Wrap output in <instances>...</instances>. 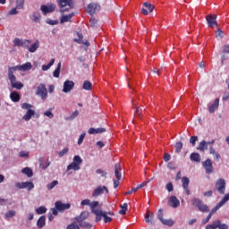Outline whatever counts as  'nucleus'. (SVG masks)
I'll return each instance as SVG.
<instances>
[{"label":"nucleus","instance_id":"obj_27","mask_svg":"<svg viewBox=\"0 0 229 229\" xmlns=\"http://www.w3.org/2000/svg\"><path fill=\"white\" fill-rule=\"evenodd\" d=\"M37 226L39 229H42L43 227L46 226V216H41L38 221H37Z\"/></svg>","mask_w":229,"mask_h":229},{"label":"nucleus","instance_id":"obj_42","mask_svg":"<svg viewBox=\"0 0 229 229\" xmlns=\"http://www.w3.org/2000/svg\"><path fill=\"white\" fill-rule=\"evenodd\" d=\"M22 42H23L22 39L16 38L13 40V46H15L16 47H22Z\"/></svg>","mask_w":229,"mask_h":229},{"label":"nucleus","instance_id":"obj_39","mask_svg":"<svg viewBox=\"0 0 229 229\" xmlns=\"http://www.w3.org/2000/svg\"><path fill=\"white\" fill-rule=\"evenodd\" d=\"M174 148H175V153H180L183 148V143H182V141H178L175 143Z\"/></svg>","mask_w":229,"mask_h":229},{"label":"nucleus","instance_id":"obj_37","mask_svg":"<svg viewBox=\"0 0 229 229\" xmlns=\"http://www.w3.org/2000/svg\"><path fill=\"white\" fill-rule=\"evenodd\" d=\"M191 160H192V162H201V157L198 153H191Z\"/></svg>","mask_w":229,"mask_h":229},{"label":"nucleus","instance_id":"obj_33","mask_svg":"<svg viewBox=\"0 0 229 229\" xmlns=\"http://www.w3.org/2000/svg\"><path fill=\"white\" fill-rule=\"evenodd\" d=\"M21 173L23 174H26L28 176V178H31V176H33V170H31V168L30 167H25L21 170Z\"/></svg>","mask_w":229,"mask_h":229},{"label":"nucleus","instance_id":"obj_5","mask_svg":"<svg viewBox=\"0 0 229 229\" xmlns=\"http://www.w3.org/2000/svg\"><path fill=\"white\" fill-rule=\"evenodd\" d=\"M157 219L165 226H173V225H174L173 219H164V210H162V208L157 210Z\"/></svg>","mask_w":229,"mask_h":229},{"label":"nucleus","instance_id":"obj_2","mask_svg":"<svg viewBox=\"0 0 229 229\" xmlns=\"http://www.w3.org/2000/svg\"><path fill=\"white\" fill-rule=\"evenodd\" d=\"M8 79L9 81L13 87V89H16L17 90H21L24 87V84H22L20 81H17V77L14 76L13 72L8 70Z\"/></svg>","mask_w":229,"mask_h":229},{"label":"nucleus","instance_id":"obj_49","mask_svg":"<svg viewBox=\"0 0 229 229\" xmlns=\"http://www.w3.org/2000/svg\"><path fill=\"white\" fill-rule=\"evenodd\" d=\"M73 162L79 165H81L83 160L81 159V157L80 156H74Z\"/></svg>","mask_w":229,"mask_h":229},{"label":"nucleus","instance_id":"obj_46","mask_svg":"<svg viewBox=\"0 0 229 229\" xmlns=\"http://www.w3.org/2000/svg\"><path fill=\"white\" fill-rule=\"evenodd\" d=\"M132 108L135 110L134 111L135 115H140V114H142V107L136 106L135 105H133Z\"/></svg>","mask_w":229,"mask_h":229},{"label":"nucleus","instance_id":"obj_20","mask_svg":"<svg viewBox=\"0 0 229 229\" xmlns=\"http://www.w3.org/2000/svg\"><path fill=\"white\" fill-rule=\"evenodd\" d=\"M203 167L206 170V173L208 174H210L212 173V160L207 159L203 162Z\"/></svg>","mask_w":229,"mask_h":229},{"label":"nucleus","instance_id":"obj_29","mask_svg":"<svg viewBox=\"0 0 229 229\" xmlns=\"http://www.w3.org/2000/svg\"><path fill=\"white\" fill-rule=\"evenodd\" d=\"M62 69V62H59L57 64V67L55 68V70L53 72V76L54 78H60V71Z\"/></svg>","mask_w":229,"mask_h":229},{"label":"nucleus","instance_id":"obj_57","mask_svg":"<svg viewBox=\"0 0 229 229\" xmlns=\"http://www.w3.org/2000/svg\"><path fill=\"white\" fill-rule=\"evenodd\" d=\"M67 153H69V148H65L63 150H61L60 152H58L59 157H64L65 155H67Z\"/></svg>","mask_w":229,"mask_h":229},{"label":"nucleus","instance_id":"obj_23","mask_svg":"<svg viewBox=\"0 0 229 229\" xmlns=\"http://www.w3.org/2000/svg\"><path fill=\"white\" fill-rule=\"evenodd\" d=\"M121 171H122L121 164L120 163H116L114 165V175H115L116 180H121V178H122Z\"/></svg>","mask_w":229,"mask_h":229},{"label":"nucleus","instance_id":"obj_4","mask_svg":"<svg viewBox=\"0 0 229 229\" xmlns=\"http://www.w3.org/2000/svg\"><path fill=\"white\" fill-rule=\"evenodd\" d=\"M57 4L62 9L61 12H69V10L74 8V4H72V0H57Z\"/></svg>","mask_w":229,"mask_h":229},{"label":"nucleus","instance_id":"obj_50","mask_svg":"<svg viewBox=\"0 0 229 229\" xmlns=\"http://www.w3.org/2000/svg\"><path fill=\"white\" fill-rule=\"evenodd\" d=\"M31 44V40L25 39L22 41L21 47H25L26 49H30V45Z\"/></svg>","mask_w":229,"mask_h":229},{"label":"nucleus","instance_id":"obj_17","mask_svg":"<svg viewBox=\"0 0 229 229\" xmlns=\"http://www.w3.org/2000/svg\"><path fill=\"white\" fill-rule=\"evenodd\" d=\"M72 89H74V81H66L64 82L63 92L64 93L71 92Z\"/></svg>","mask_w":229,"mask_h":229},{"label":"nucleus","instance_id":"obj_3","mask_svg":"<svg viewBox=\"0 0 229 229\" xmlns=\"http://www.w3.org/2000/svg\"><path fill=\"white\" fill-rule=\"evenodd\" d=\"M31 69H33V65L31 63L27 62L21 65L9 67L8 71H11L12 72H15V71H22L23 72H26V71H31Z\"/></svg>","mask_w":229,"mask_h":229},{"label":"nucleus","instance_id":"obj_43","mask_svg":"<svg viewBox=\"0 0 229 229\" xmlns=\"http://www.w3.org/2000/svg\"><path fill=\"white\" fill-rule=\"evenodd\" d=\"M46 212H47V208H46L44 206H41L36 209V213L38 215L46 214Z\"/></svg>","mask_w":229,"mask_h":229},{"label":"nucleus","instance_id":"obj_40","mask_svg":"<svg viewBox=\"0 0 229 229\" xmlns=\"http://www.w3.org/2000/svg\"><path fill=\"white\" fill-rule=\"evenodd\" d=\"M219 223H220V220H216L213 224L208 225L206 226V229H216L217 226H219Z\"/></svg>","mask_w":229,"mask_h":229},{"label":"nucleus","instance_id":"obj_58","mask_svg":"<svg viewBox=\"0 0 229 229\" xmlns=\"http://www.w3.org/2000/svg\"><path fill=\"white\" fill-rule=\"evenodd\" d=\"M85 135L86 133L85 132H82L78 140V144L79 146L81 145L83 143V140L85 139Z\"/></svg>","mask_w":229,"mask_h":229},{"label":"nucleus","instance_id":"obj_1","mask_svg":"<svg viewBox=\"0 0 229 229\" xmlns=\"http://www.w3.org/2000/svg\"><path fill=\"white\" fill-rule=\"evenodd\" d=\"M191 204L193 207H196L199 212L207 213L210 212V208L203 202V200L198 199V198H193L191 200Z\"/></svg>","mask_w":229,"mask_h":229},{"label":"nucleus","instance_id":"obj_7","mask_svg":"<svg viewBox=\"0 0 229 229\" xmlns=\"http://www.w3.org/2000/svg\"><path fill=\"white\" fill-rule=\"evenodd\" d=\"M208 28H217V15L208 14L206 16Z\"/></svg>","mask_w":229,"mask_h":229},{"label":"nucleus","instance_id":"obj_28","mask_svg":"<svg viewBox=\"0 0 229 229\" xmlns=\"http://www.w3.org/2000/svg\"><path fill=\"white\" fill-rule=\"evenodd\" d=\"M73 15L74 13L62 16L60 20L61 24H64V22H71V19H72Z\"/></svg>","mask_w":229,"mask_h":229},{"label":"nucleus","instance_id":"obj_19","mask_svg":"<svg viewBox=\"0 0 229 229\" xmlns=\"http://www.w3.org/2000/svg\"><path fill=\"white\" fill-rule=\"evenodd\" d=\"M89 216H90L89 211H82L80 216L75 217V221H77V223H81L85 221V219H88Z\"/></svg>","mask_w":229,"mask_h":229},{"label":"nucleus","instance_id":"obj_64","mask_svg":"<svg viewBox=\"0 0 229 229\" xmlns=\"http://www.w3.org/2000/svg\"><path fill=\"white\" fill-rule=\"evenodd\" d=\"M218 229H228V225L226 224H221V221L217 226Z\"/></svg>","mask_w":229,"mask_h":229},{"label":"nucleus","instance_id":"obj_13","mask_svg":"<svg viewBox=\"0 0 229 229\" xmlns=\"http://www.w3.org/2000/svg\"><path fill=\"white\" fill-rule=\"evenodd\" d=\"M182 189L186 192L187 196H191V190L189 189V184L191 183V181L189 180V177H182Z\"/></svg>","mask_w":229,"mask_h":229},{"label":"nucleus","instance_id":"obj_18","mask_svg":"<svg viewBox=\"0 0 229 229\" xmlns=\"http://www.w3.org/2000/svg\"><path fill=\"white\" fill-rule=\"evenodd\" d=\"M168 205L172 207V208H178V207H180V200L176 196H172L169 198Z\"/></svg>","mask_w":229,"mask_h":229},{"label":"nucleus","instance_id":"obj_47","mask_svg":"<svg viewBox=\"0 0 229 229\" xmlns=\"http://www.w3.org/2000/svg\"><path fill=\"white\" fill-rule=\"evenodd\" d=\"M16 8H18V10H22V8H24V0H17Z\"/></svg>","mask_w":229,"mask_h":229},{"label":"nucleus","instance_id":"obj_25","mask_svg":"<svg viewBox=\"0 0 229 229\" xmlns=\"http://www.w3.org/2000/svg\"><path fill=\"white\" fill-rule=\"evenodd\" d=\"M93 214L96 215V218H95L96 223H99V221H101V219L105 216V211L98 209V211H93Z\"/></svg>","mask_w":229,"mask_h":229},{"label":"nucleus","instance_id":"obj_56","mask_svg":"<svg viewBox=\"0 0 229 229\" xmlns=\"http://www.w3.org/2000/svg\"><path fill=\"white\" fill-rule=\"evenodd\" d=\"M112 221V217L108 216L106 212H104V223H110Z\"/></svg>","mask_w":229,"mask_h":229},{"label":"nucleus","instance_id":"obj_21","mask_svg":"<svg viewBox=\"0 0 229 229\" xmlns=\"http://www.w3.org/2000/svg\"><path fill=\"white\" fill-rule=\"evenodd\" d=\"M105 131H106V129L103 128V127H100V128H89V131H88V133L89 135H96L98 133H105Z\"/></svg>","mask_w":229,"mask_h":229},{"label":"nucleus","instance_id":"obj_44","mask_svg":"<svg viewBox=\"0 0 229 229\" xmlns=\"http://www.w3.org/2000/svg\"><path fill=\"white\" fill-rule=\"evenodd\" d=\"M143 6H145V8H147L150 13H151V12H153V10H155V5H153L148 2H145L143 4Z\"/></svg>","mask_w":229,"mask_h":229},{"label":"nucleus","instance_id":"obj_15","mask_svg":"<svg viewBox=\"0 0 229 229\" xmlns=\"http://www.w3.org/2000/svg\"><path fill=\"white\" fill-rule=\"evenodd\" d=\"M99 4L96 3H91L87 6L86 12H88V13H89L90 15H94V13H96V12L99 10Z\"/></svg>","mask_w":229,"mask_h":229},{"label":"nucleus","instance_id":"obj_45","mask_svg":"<svg viewBox=\"0 0 229 229\" xmlns=\"http://www.w3.org/2000/svg\"><path fill=\"white\" fill-rule=\"evenodd\" d=\"M58 185V181H53L52 182L48 183L47 188L48 191H52V189H55Z\"/></svg>","mask_w":229,"mask_h":229},{"label":"nucleus","instance_id":"obj_22","mask_svg":"<svg viewBox=\"0 0 229 229\" xmlns=\"http://www.w3.org/2000/svg\"><path fill=\"white\" fill-rule=\"evenodd\" d=\"M217 108H219V98H216L214 103L211 106H209L208 107L209 114H214V112H216Z\"/></svg>","mask_w":229,"mask_h":229},{"label":"nucleus","instance_id":"obj_59","mask_svg":"<svg viewBox=\"0 0 229 229\" xmlns=\"http://www.w3.org/2000/svg\"><path fill=\"white\" fill-rule=\"evenodd\" d=\"M44 115H46L47 117H49V119H53V117H55V114H53V113L51 112V110H47L44 113Z\"/></svg>","mask_w":229,"mask_h":229},{"label":"nucleus","instance_id":"obj_24","mask_svg":"<svg viewBox=\"0 0 229 229\" xmlns=\"http://www.w3.org/2000/svg\"><path fill=\"white\" fill-rule=\"evenodd\" d=\"M10 98H11V101H13V103H17L21 101V95L17 91H13L10 94Z\"/></svg>","mask_w":229,"mask_h":229},{"label":"nucleus","instance_id":"obj_38","mask_svg":"<svg viewBox=\"0 0 229 229\" xmlns=\"http://www.w3.org/2000/svg\"><path fill=\"white\" fill-rule=\"evenodd\" d=\"M79 223V226H81V228H87V229H90L92 228V225H90V223L89 222H78Z\"/></svg>","mask_w":229,"mask_h":229},{"label":"nucleus","instance_id":"obj_53","mask_svg":"<svg viewBox=\"0 0 229 229\" xmlns=\"http://www.w3.org/2000/svg\"><path fill=\"white\" fill-rule=\"evenodd\" d=\"M21 108L23 110H30V108H33V106L31 104L23 103Z\"/></svg>","mask_w":229,"mask_h":229},{"label":"nucleus","instance_id":"obj_35","mask_svg":"<svg viewBox=\"0 0 229 229\" xmlns=\"http://www.w3.org/2000/svg\"><path fill=\"white\" fill-rule=\"evenodd\" d=\"M71 169H72L73 171H80V165H78V163H74L73 161L67 166L68 171H71Z\"/></svg>","mask_w":229,"mask_h":229},{"label":"nucleus","instance_id":"obj_41","mask_svg":"<svg viewBox=\"0 0 229 229\" xmlns=\"http://www.w3.org/2000/svg\"><path fill=\"white\" fill-rule=\"evenodd\" d=\"M199 151H204L205 149H208V146L207 145V141L203 140L199 143L198 148Z\"/></svg>","mask_w":229,"mask_h":229},{"label":"nucleus","instance_id":"obj_8","mask_svg":"<svg viewBox=\"0 0 229 229\" xmlns=\"http://www.w3.org/2000/svg\"><path fill=\"white\" fill-rule=\"evenodd\" d=\"M229 201V198L226 196V195H225L224 197H223V199L219 201V203H217L211 210H210V212H209V216H211V217H212V216H214V214H216V211L218 209V208H221V207H223L226 202H228Z\"/></svg>","mask_w":229,"mask_h":229},{"label":"nucleus","instance_id":"obj_16","mask_svg":"<svg viewBox=\"0 0 229 229\" xmlns=\"http://www.w3.org/2000/svg\"><path fill=\"white\" fill-rule=\"evenodd\" d=\"M145 223H148L150 225H155L157 223V220H155V213L151 211H147L145 214Z\"/></svg>","mask_w":229,"mask_h":229},{"label":"nucleus","instance_id":"obj_9","mask_svg":"<svg viewBox=\"0 0 229 229\" xmlns=\"http://www.w3.org/2000/svg\"><path fill=\"white\" fill-rule=\"evenodd\" d=\"M216 189L219 194H225L226 191V181H225V179H218L216 182Z\"/></svg>","mask_w":229,"mask_h":229},{"label":"nucleus","instance_id":"obj_34","mask_svg":"<svg viewBox=\"0 0 229 229\" xmlns=\"http://www.w3.org/2000/svg\"><path fill=\"white\" fill-rule=\"evenodd\" d=\"M120 208H122V210L119 211V214H121L122 216H126V212L128 211V203H123L120 205Z\"/></svg>","mask_w":229,"mask_h":229},{"label":"nucleus","instance_id":"obj_30","mask_svg":"<svg viewBox=\"0 0 229 229\" xmlns=\"http://www.w3.org/2000/svg\"><path fill=\"white\" fill-rule=\"evenodd\" d=\"M53 65H55V58H52L47 64H43L42 71H49Z\"/></svg>","mask_w":229,"mask_h":229},{"label":"nucleus","instance_id":"obj_14","mask_svg":"<svg viewBox=\"0 0 229 229\" xmlns=\"http://www.w3.org/2000/svg\"><path fill=\"white\" fill-rule=\"evenodd\" d=\"M55 207L59 212H64V210H69V208H71V204H64L59 200L55 202Z\"/></svg>","mask_w":229,"mask_h":229},{"label":"nucleus","instance_id":"obj_60","mask_svg":"<svg viewBox=\"0 0 229 229\" xmlns=\"http://www.w3.org/2000/svg\"><path fill=\"white\" fill-rule=\"evenodd\" d=\"M97 174H100L102 177H106V172H105L103 169H98L96 171Z\"/></svg>","mask_w":229,"mask_h":229},{"label":"nucleus","instance_id":"obj_12","mask_svg":"<svg viewBox=\"0 0 229 229\" xmlns=\"http://www.w3.org/2000/svg\"><path fill=\"white\" fill-rule=\"evenodd\" d=\"M56 6L51 4L49 5H41L40 10L44 15H47V13H53L55 12Z\"/></svg>","mask_w":229,"mask_h":229},{"label":"nucleus","instance_id":"obj_26","mask_svg":"<svg viewBox=\"0 0 229 229\" xmlns=\"http://www.w3.org/2000/svg\"><path fill=\"white\" fill-rule=\"evenodd\" d=\"M33 115H35V111L33 109H28L27 113L22 116V119L23 121H30Z\"/></svg>","mask_w":229,"mask_h":229},{"label":"nucleus","instance_id":"obj_55","mask_svg":"<svg viewBox=\"0 0 229 229\" xmlns=\"http://www.w3.org/2000/svg\"><path fill=\"white\" fill-rule=\"evenodd\" d=\"M166 191H167L168 192H173V191H174V186H173V182H168V183L166 184Z\"/></svg>","mask_w":229,"mask_h":229},{"label":"nucleus","instance_id":"obj_11","mask_svg":"<svg viewBox=\"0 0 229 229\" xmlns=\"http://www.w3.org/2000/svg\"><path fill=\"white\" fill-rule=\"evenodd\" d=\"M15 187L18 189H28V191H31V189L35 188V184L31 182H16Z\"/></svg>","mask_w":229,"mask_h":229},{"label":"nucleus","instance_id":"obj_63","mask_svg":"<svg viewBox=\"0 0 229 229\" xmlns=\"http://www.w3.org/2000/svg\"><path fill=\"white\" fill-rule=\"evenodd\" d=\"M223 53L225 55H229V45H225L223 47Z\"/></svg>","mask_w":229,"mask_h":229},{"label":"nucleus","instance_id":"obj_31","mask_svg":"<svg viewBox=\"0 0 229 229\" xmlns=\"http://www.w3.org/2000/svg\"><path fill=\"white\" fill-rule=\"evenodd\" d=\"M98 205H99V202L97 200L89 202V208L91 210V213L98 212V210H99V209H96L97 207H98Z\"/></svg>","mask_w":229,"mask_h":229},{"label":"nucleus","instance_id":"obj_10","mask_svg":"<svg viewBox=\"0 0 229 229\" xmlns=\"http://www.w3.org/2000/svg\"><path fill=\"white\" fill-rule=\"evenodd\" d=\"M106 193V194H108V188H106V186H101V185H99V186H98L95 190H94V191H93V193H92V197L93 198H98V196H101V194H104V193Z\"/></svg>","mask_w":229,"mask_h":229},{"label":"nucleus","instance_id":"obj_6","mask_svg":"<svg viewBox=\"0 0 229 229\" xmlns=\"http://www.w3.org/2000/svg\"><path fill=\"white\" fill-rule=\"evenodd\" d=\"M37 96H39L43 101L47 99V89L46 88V85L40 84L36 90Z\"/></svg>","mask_w":229,"mask_h":229},{"label":"nucleus","instance_id":"obj_61","mask_svg":"<svg viewBox=\"0 0 229 229\" xmlns=\"http://www.w3.org/2000/svg\"><path fill=\"white\" fill-rule=\"evenodd\" d=\"M50 165H51V163L49 161H46L45 163H40L39 165L42 169H47V166Z\"/></svg>","mask_w":229,"mask_h":229},{"label":"nucleus","instance_id":"obj_62","mask_svg":"<svg viewBox=\"0 0 229 229\" xmlns=\"http://www.w3.org/2000/svg\"><path fill=\"white\" fill-rule=\"evenodd\" d=\"M67 229H80V225L76 224H70L69 225H67Z\"/></svg>","mask_w":229,"mask_h":229},{"label":"nucleus","instance_id":"obj_51","mask_svg":"<svg viewBox=\"0 0 229 229\" xmlns=\"http://www.w3.org/2000/svg\"><path fill=\"white\" fill-rule=\"evenodd\" d=\"M14 216H15V211L14 210H10L7 213H5V217H7V219L14 217Z\"/></svg>","mask_w":229,"mask_h":229},{"label":"nucleus","instance_id":"obj_54","mask_svg":"<svg viewBox=\"0 0 229 229\" xmlns=\"http://www.w3.org/2000/svg\"><path fill=\"white\" fill-rule=\"evenodd\" d=\"M89 23H90L91 28H98V20L91 19V20H89Z\"/></svg>","mask_w":229,"mask_h":229},{"label":"nucleus","instance_id":"obj_32","mask_svg":"<svg viewBox=\"0 0 229 229\" xmlns=\"http://www.w3.org/2000/svg\"><path fill=\"white\" fill-rule=\"evenodd\" d=\"M39 46H40V43L38 42V40H36L35 43H33L30 47H29L30 53H35V51H37Z\"/></svg>","mask_w":229,"mask_h":229},{"label":"nucleus","instance_id":"obj_36","mask_svg":"<svg viewBox=\"0 0 229 229\" xmlns=\"http://www.w3.org/2000/svg\"><path fill=\"white\" fill-rule=\"evenodd\" d=\"M84 90H92V82L89 81H85L82 85Z\"/></svg>","mask_w":229,"mask_h":229},{"label":"nucleus","instance_id":"obj_52","mask_svg":"<svg viewBox=\"0 0 229 229\" xmlns=\"http://www.w3.org/2000/svg\"><path fill=\"white\" fill-rule=\"evenodd\" d=\"M196 142H198V136H191L190 139V143L192 146H196Z\"/></svg>","mask_w":229,"mask_h":229},{"label":"nucleus","instance_id":"obj_48","mask_svg":"<svg viewBox=\"0 0 229 229\" xmlns=\"http://www.w3.org/2000/svg\"><path fill=\"white\" fill-rule=\"evenodd\" d=\"M32 17L35 22H40V13H38V12L33 13Z\"/></svg>","mask_w":229,"mask_h":229}]
</instances>
